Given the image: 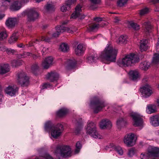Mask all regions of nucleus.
<instances>
[{
	"label": "nucleus",
	"mask_w": 159,
	"mask_h": 159,
	"mask_svg": "<svg viewBox=\"0 0 159 159\" xmlns=\"http://www.w3.org/2000/svg\"><path fill=\"white\" fill-rule=\"evenodd\" d=\"M139 60L137 55L131 53L126 55L122 59L119 60L117 64L120 67H125L138 62Z\"/></svg>",
	"instance_id": "nucleus-1"
},
{
	"label": "nucleus",
	"mask_w": 159,
	"mask_h": 159,
	"mask_svg": "<svg viewBox=\"0 0 159 159\" xmlns=\"http://www.w3.org/2000/svg\"><path fill=\"white\" fill-rule=\"evenodd\" d=\"M45 129L48 131L50 130L51 136L56 139L61 135L63 128V125L60 124H58L56 126H53L51 121H49L45 124Z\"/></svg>",
	"instance_id": "nucleus-2"
},
{
	"label": "nucleus",
	"mask_w": 159,
	"mask_h": 159,
	"mask_svg": "<svg viewBox=\"0 0 159 159\" xmlns=\"http://www.w3.org/2000/svg\"><path fill=\"white\" fill-rule=\"evenodd\" d=\"M117 51L113 49L110 44H108L104 51L102 53L100 57L102 58L111 62L116 60Z\"/></svg>",
	"instance_id": "nucleus-3"
},
{
	"label": "nucleus",
	"mask_w": 159,
	"mask_h": 159,
	"mask_svg": "<svg viewBox=\"0 0 159 159\" xmlns=\"http://www.w3.org/2000/svg\"><path fill=\"white\" fill-rule=\"evenodd\" d=\"M106 106L104 101L98 97H95L91 101L90 104L91 107L93 108L95 113H98Z\"/></svg>",
	"instance_id": "nucleus-4"
},
{
	"label": "nucleus",
	"mask_w": 159,
	"mask_h": 159,
	"mask_svg": "<svg viewBox=\"0 0 159 159\" xmlns=\"http://www.w3.org/2000/svg\"><path fill=\"white\" fill-rule=\"evenodd\" d=\"M54 154L60 159L59 157L66 158L71 156V151L70 147L68 146H64L57 147Z\"/></svg>",
	"instance_id": "nucleus-5"
},
{
	"label": "nucleus",
	"mask_w": 159,
	"mask_h": 159,
	"mask_svg": "<svg viewBox=\"0 0 159 159\" xmlns=\"http://www.w3.org/2000/svg\"><path fill=\"white\" fill-rule=\"evenodd\" d=\"M86 130L87 133L93 138L101 139L102 138L97 132L95 124L93 122H88Z\"/></svg>",
	"instance_id": "nucleus-6"
},
{
	"label": "nucleus",
	"mask_w": 159,
	"mask_h": 159,
	"mask_svg": "<svg viewBox=\"0 0 159 159\" xmlns=\"http://www.w3.org/2000/svg\"><path fill=\"white\" fill-rule=\"evenodd\" d=\"M159 154V149L156 147L149 148L147 152L141 153L140 157L141 159H148L152 157H158Z\"/></svg>",
	"instance_id": "nucleus-7"
},
{
	"label": "nucleus",
	"mask_w": 159,
	"mask_h": 159,
	"mask_svg": "<svg viewBox=\"0 0 159 159\" xmlns=\"http://www.w3.org/2000/svg\"><path fill=\"white\" fill-rule=\"evenodd\" d=\"M17 80L18 83L22 86H26L29 84V77L23 72L18 73Z\"/></svg>",
	"instance_id": "nucleus-8"
},
{
	"label": "nucleus",
	"mask_w": 159,
	"mask_h": 159,
	"mask_svg": "<svg viewBox=\"0 0 159 159\" xmlns=\"http://www.w3.org/2000/svg\"><path fill=\"white\" fill-rule=\"evenodd\" d=\"M130 116L133 120V125L135 126H141L143 125L142 119L140 115L136 113L132 112Z\"/></svg>",
	"instance_id": "nucleus-9"
},
{
	"label": "nucleus",
	"mask_w": 159,
	"mask_h": 159,
	"mask_svg": "<svg viewBox=\"0 0 159 159\" xmlns=\"http://www.w3.org/2000/svg\"><path fill=\"white\" fill-rule=\"evenodd\" d=\"M134 136V134L130 133L125 137L124 139V143L127 146L131 147L135 144L136 141Z\"/></svg>",
	"instance_id": "nucleus-10"
},
{
	"label": "nucleus",
	"mask_w": 159,
	"mask_h": 159,
	"mask_svg": "<svg viewBox=\"0 0 159 159\" xmlns=\"http://www.w3.org/2000/svg\"><path fill=\"white\" fill-rule=\"evenodd\" d=\"M38 16V13L34 9H30L28 11V20L29 21H34Z\"/></svg>",
	"instance_id": "nucleus-11"
},
{
	"label": "nucleus",
	"mask_w": 159,
	"mask_h": 159,
	"mask_svg": "<svg viewBox=\"0 0 159 159\" xmlns=\"http://www.w3.org/2000/svg\"><path fill=\"white\" fill-rule=\"evenodd\" d=\"M18 88L16 85L8 86L5 89L6 93L11 96H14L17 92Z\"/></svg>",
	"instance_id": "nucleus-12"
},
{
	"label": "nucleus",
	"mask_w": 159,
	"mask_h": 159,
	"mask_svg": "<svg viewBox=\"0 0 159 159\" xmlns=\"http://www.w3.org/2000/svg\"><path fill=\"white\" fill-rule=\"evenodd\" d=\"M140 92L145 98L150 96L152 93V91L148 85H145L141 88Z\"/></svg>",
	"instance_id": "nucleus-13"
},
{
	"label": "nucleus",
	"mask_w": 159,
	"mask_h": 159,
	"mask_svg": "<svg viewBox=\"0 0 159 159\" xmlns=\"http://www.w3.org/2000/svg\"><path fill=\"white\" fill-rule=\"evenodd\" d=\"M111 126V122L108 119H103L99 123L100 128L102 129H109Z\"/></svg>",
	"instance_id": "nucleus-14"
},
{
	"label": "nucleus",
	"mask_w": 159,
	"mask_h": 159,
	"mask_svg": "<svg viewBox=\"0 0 159 159\" xmlns=\"http://www.w3.org/2000/svg\"><path fill=\"white\" fill-rule=\"evenodd\" d=\"M53 59L52 57H49L45 58L42 63V66L44 69H48L52 64Z\"/></svg>",
	"instance_id": "nucleus-15"
},
{
	"label": "nucleus",
	"mask_w": 159,
	"mask_h": 159,
	"mask_svg": "<svg viewBox=\"0 0 159 159\" xmlns=\"http://www.w3.org/2000/svg\"><path fill=\"white\" fill-rule=\"evenodd\" d=\"M57 31L59 32H67L69 33L72 34L74 32H76L77 29L74 26H72L70 27H65L64 26V28L59 27L58 28Z\"/></svg>",
	"instance_id": "nucleus-16"
},
{
	"label": "nucleus",
	"mask_w": 159,
	"mask_h": 159,
	"mask_svg": "<svg viewBox=\"0 0 159 159\" xmlns=\"http://www.w3.org/2000/svg\"><path fill=\"white\" fill-rule=\"evenodd\" d=\"M17 22V19L16 18H8L6 20L5 24L9 28L14 27Z\"/></svg>",
	"instance_id": "nucleus-17"
},
{
	"label": "nucleus",
	"mask_w": 159,
	"mask_h": 159,
	"mask_svg": "<svg viewBox=\"0 0 159 159\" xmlns=\"http://www.w3.org/2000/svg\"><path fill=\"white\" fill-rule=\"evenodd\" d=\"M58 74L55 72H51L48 73L46 77L47 79L52 82L57 81L58 79Z\"/></svg>",
	"instance_id": "nucleus-18"
},
{
	"label": "nucleus",
	"mask_w": 159,
	"mask_h": 159,
	"mask_svg": "<svg viewBox=\"0 0 159 159\" xmlns=\"http://www.w3.org/2000/svg\"><path fill=\"white\" fill-rule=\"evenodd\" d=\"M21 7V3L18 1H14L13 0L12 2L10 7V9L12 11H16L19 10Z\"/></svg>",
	"instance_id": "nucleus-19"
},
{
	"label": "nucleus",
	"mask_w": 159,
	"mask_h": 159,
	"mask_svg": "<svg viewBox=\"0 0 159 159\" xmlns=\"http://www.w3.org/2000/svg\"><path fill=\"white\" fill-rule=\"evenodd\" d=\"M130 79L134 81H136L139 77V73L137 70H132L129 72Z\"/></svg>",
	"instance_id": "nucleus-20"
},
{
	"label": "nucleus",
	"mask_w": 159,
	"mask_h": 159,
	"mask_svg": "<svg viewBox=\"0 0 159 159\" xmlns=\"http://www.w3.org/2000/svg\"><path fill=\"white\" fill-rule=\"evenodd\" d=\"M82 7L80 5H78L75 8V11L71 15L70 18L75 19L80 16V12L81 11Z\"/></svg>",
	"instance_id": "nucleus-21"
},
{
	"label": "nucleus",
	"mask_w": 159,
	"mask_h": 159,
	"mask_svg": "<svg viewBox=\"0 0 159 159\" xmlns=\"http://www.w3.org/2000/svg\"><path fill=\"white\" fill-rule=\"evenodd\" d=\"M74 2L72 0H68L65 4L61 7V11L62 12H65L66 10L70 9V6L74 3Z\"/></svg>",
	"instance_id": "nucleus-22"
},
{
	"label": "nucleus",
	"mask_w": 159,
	"mask_h": 159,
	"mask_svg": "<svg viewBox=\"0 0 159 159\" xmlns=\"http://www.w3.org/2000/svg\"><path fill=\"white\" fill-rule=\"evenodd\" d=\"M85 48L82 44H80L75 49V53L76 55L80 56L84 52Z\"/></svg>",
	"instance_id": "nucleus-23"
},
{
	"label": "nucleus",
	"mask_w": 159,
	"mask_h": 159,
	"mask_svg": "<svg viewBox=\"0 0 159 159\" xmlns=\"http://www.w3.org/2000/svg\"><path fill=\"white\" fill-rule=\"evenodd\" d=\"M76 60L73 58L69 59L66 63V67L68 69H71L74 67L76 64Z\"/></svg>",
	"instance_id": "nucleus-24"
},
{
	"label": "nucleus",
	"mask_w": 159,
	"mask_h": 159,
	"mask_svg": "<svg viewBox=\"0 0 159 159\" xmlns=\"http://www.w3.org/2000/svg\"><path fill=\"white\" fill-rule=\"evenodd\" d=\"M10 70L9 66L7 64L0 65V74H3L8 72Z\"/></svg>",
	"instance_id": "nucleus-25"
},
{
	"label": "nucleus",
	"mask_w": 159,
	"mask_h": 159,
	"mask_svg": "<svg viewBox=\"0 0 159 159\" xmlns=\"http://www.w3.org/2000/svg\"><path fill=\"white\" fill-rule=\"evenodd\" d=\"M148 41L146 39H143L140 43V49L141 52L146 50L148 48Z\"/></svg>",
	"instance_id": "nucleus-26"
},
{
	"label": "nucleus",
	"mask_w": 159,
	"mask_h": 159,
	"mask_svg": "<svg viewBox=\"0 0 159 159\" xmlns=\"http://www.w3.org/2000/svg\"><path fill=\"white\" fill-rule=\"evenodd\" d=\"M156 111V106L154 104H150L147 106L146 111L148 114H152Z\"/></svg>",
	"instance_id": "nucleus-27"
},
{
	"label": "nucleus",
	"mask_w": 159,
	"mask_h": 159,
	"mask_svg": "<svg viewBox=\"0 0 159 159\" xmlns=\"http://www.w3.org/2000/svg\"><path fill=\"white\" fill-rule=\"evenodd\" d=\"M150 123L154 126H157L159 125V117L155 116L151 118Z\"/></svg>",
	"instance_id": "nucleus-28"
},
{
	"label": "nucleus",
	"mask_w": 159,
	"mask_h": 159,
	"mask_svg": "<svg viewBox=\"0 0 159 159\" xmlns=\"http://www.w3.org/2000/svg\"><path fill=\"white\" fill-rule=\"evenodd\" d=\"M150 62L144 61L140 63L139 66L140 69L144 70H146L149 69L150 67Z\"/></svg>",
	"instance_id": "nucleus-29"
},
{
	"label": "nucleus",
	"mask_w": 159,
	"mask_h": 159,
	"mask_svg": "<svg viewBox=\"0 0 159 159\" xmlns=\"http://www.w3.org/2000/svg\"><path fill=\"white\" fill-rule=\"evenodd\" d=\"M100 26L98 24L93 23L89 25L88 30L89 31H94L97 30Z\"/></svg>",
	"instance_id": "nucleus-30"
},
{
	"label": "nucleus",
	"mask_w": 159,
	"mask_h": 159,
	"mask_svg": "<svg viewBox=\"0 0 159 159\" xmlns=\"http://www.w3.org/2000/svg\"><path fill=\"white\" fill-rule=\"evenodd\" d=\"M19 34L18 32L14 33L11 37L8 40L10 44H13L16 42L19 36Z\"/></svg>",
	"instance_id": "nucleus-31"
},
{
	"label": "nucleus",
	"mask_w": 159,
	"mask_h": 159,
	"mask_svg": "<svg viewBox=\"0 0 159 159\" xmlns=\"http://www.w3.org/2000/svg\"><path fill=\"white\" fill-rule=\"evenodd\" d=\"M143 26L144 28V31L146 32H150L151 31L152 26L149 22H145L143 24Z\"/></svg>",
	"instance_id": "nucleus-32"
},
{
	"label": "nucleus",
	"mask_w": 159,
	"mask_h": 159,
	"mask_svg": "<svg viewBox=\"0 0 159 159\" xmlns=\"http://www.w3.org/2000/svg\"><path fill=\"white\" fill-rule=\"evenodd\" d=\"M127 37L126 35H121L116 41L119 44H125L127 42Z\"/></svg>",
	"instance_id": "nucleus-33"
},
{
	"label": "nucleus",
	"mask_w": 159,
	"mask_h": 159,
	"mask_svg": "<svg viewBox=\"0 0 159 159\" xmlns=\"http://www.w3.org/2000/svg\"><path fill=\"white\" fill-rule=\"evenodd\" d=\"M46 11L49 13H51L55 10L54 7L52 4L48 3L45 7Z\"/></svg>",
	"instance_id": "nucleus-34"
},
{
	"label": "nucleus",
	"mask_w": 159,
	"mask_h": 159,
	"mask_svg": "<svg viewBox=\"0 0 159 159\" xmlns=\"http://www.w3.org/2000/svg\"><path fill=\"white\" fill-rule=\"evenodd\" d=\"M68 112L67 110L65 108L60 109L57 112V115L59 117H62L65 115Z\"/></svg>",
	"instance_id": "nucleus-35"
},
{
	"label": "nucleus",
	"mask_w": 159,
	"mask_h": 159,
	"mask_svg": "<svg viewBox=\"0 0 159 159\" xmlns=\"http://www.w3.org/2000/svg\"><path fill=\"white\" fill-rule=\"evenodd\" d=\"M13 0H2L1 7L2 8L3 7H5V8H6L9 6H10Z\"/></svg>",
	"instance_id": "nucleus-36"
},
{
	"label": "nucleus",
	"mask_w": 159,
	"mask_h": 159,
	"mask_svg": "<svg viewBox=\"0 0 159 159\" xmlns=\"http://www.w3.org/2000/svg\"><path fill=\"white\" fill-rule=\"evenodd\" d=\"M96 57V54H92L88 57L87 61L89 63L94 62L95 60L97 59Z\"/></svg>",
	"instance_id": "nucleus-37"
},
{
	"label": "nucleus",
	"mask_w": 159,
	"mask_h": 159,
	"mask_svg": "<svg viewBox=\"0 0 159 159\" xmlns=\"http://www.w3.org/2000/svg\"><path fill=\"white\" fill-rule=\"evenodd\" d=\"M126 121L122 118H119L117 121L116 124L119 126L125 125Z\"/></svg>",
	"instance_id": "nucleus-38"
},
{
	"label": "nucleus",
	"mask_w": 159,
	"mask_h": 159,
	"mask_svg": "<svg viewBox=\"0 0 159 159\" xmlns=\"http://www.w3.org/2000/svg\"><path fill=\"white\" fill-rule=\"evenodd\" d=\"M60 49L63 52H66L69 50V48L67 44L63 43L60 46Z\"/></svg>",
	"instance_id": "nucleus-39"
},
{
	"label": "nucleus",
	"mask_w": 159,
	"mask_h": 159,
	"mask_svg": "<svg viewBox=\"0 0 159 159\" xmlns=\"http://www.w3.org/2000/svg\"><path fill=\"white\" fill-rule=\"evenodd\" d=\"M7 37V34L5 30H4L0 32V41L6 39Z\"/></svg>",
	"instance_id": "nucleus-40"
},
{
	"label": "nucleus",
	"mask_w": 159,
	"mask_h": 159,
	"mask_svg": "<svg viewBox=\"0 0 159 159\" xmlns=\"http://www.w3.org/2000/svg\"><path fill=\"white\" fill-rule=\"evenodd\" d=\"M115 151L118 153L120 155H122L123 153V150L121 148L120 146H113V148Z\"/></svg>",
	"instance_id": "nucleus-41"
},
{
	"label": "nucleus",
	"mask_w": 159,
	"mask_h": 159,
	"mask_svg": "<svg viewBox=\"0 0 159 159\" xmlns=\"http://www.w3.org/2000/svg\"><path fill=\"white\" fill-rule=\"evenodd\" d=\"M22 61L20 60H14L11 62L12 65L13 66L16 67V66L21 65Z\"/></svg>",
	"instance_id": "nucleus-42"
},
{
	"label": "nucleus",
	"mask_w": 159,
	"mask_h": 159,
	"mask_svg": "<svg viewBox=\"0 0 159 159\" xmlns=\"http://www.w3.org/2000/svg\"><path fill=\"white\" fill-rule=\"evenodd\" d=\"M32 55V54L29 52H24L22 54L18 55V57L19 58H22L27 57L28 56H30Z\"/></svg>",
	"instance_id": "nucleus-43"
},
{
	"label": "nucleus",
	"mask_w": 159,
	"mask_h": 159,
	"mask_svg": "<svg viewBox=\"0 0 159 159\" xmlns=\"http://www.w3.org/2000/svg\"><path fill=\"white\" fill-rule=\"evenodd\" d=\"M61 27V28H64V26L63 25L61 26H57L56 27V33H54L52 34V36L54 37H57L61 33H62L63 32H59L57 31V29H58V28H59V27Z\"/></svg>",
	"instance_id": "nucleus-44"
},
{
	"label": "nucleus",
	"mask_w": 159,
	"mask_h": 159,
	"mask_svg": "<svg viewBox=\"0 0 159 159\" xmlns=\"http://www.w3.org/2000/svg\"><path fill=\"white\" fill-rule=\"evenodd\" d=\"M152 61L155 63L159 62V54L156 53L154 54Z\"/></svg>",
	"instance_id": "nucleus-45"
},
{
	"label": "nucleus",
	"mask_w": 159,
	"mask_h": 159,
	"mask_svg": "<svg viewBox=\"0 0 159 159\" xmlns=\"http://www.w3.org/2000/svg\"><path fill=\"white\" fill-rule=\"evenodd\" d=\"M39 68L38 64L35 63L32 65L31 67V70L33 73H34L35 71L39 69Z\"/></svg>",
	"instance_id": "nucleus-46"
},
{
	"label": "nucleus",
	"mask_w": 159,
	"mask_h": 159,
	"mask_svg": "<svg viewBox=\"0 0 159 159\" xmlns=\"http://www.w3.org/2000/svg\"><path fill=\"white\" fill-rule=\"evenodd\" d=\"M81 147L82 145L81 143L80 142H78L76 143V149L75 151V152L76 153H78L79 152Z\"/></svg>",
	"instance_id": "nucleus-47"
},
{
	"label": "nucleus",
	"mask_w": 159,
	"mask_h": 159,
	"mask_svg": "<svg viewBox=\"0 0 159 159\" xmlns=\"http://www.w3.org/2000/svg\"><path fill=\"white\" fill-rule=\"evenodd\" d=\"M129 23L131 27L135 30H137L139 29V26L136 23H135L133 22H130Z\"/></svg>",
	"instance_id": "nucleus-48"
},
{
	"label": "nucleus",
	"mask_w": 159,
	"mask_h": 159,
	"mask_svg": "<svg viewBox=\"0 0 159 159\" xmlns=\"http://www.w3.org/2000/svg\"><path fill=\"white\" fill-rule=\"evenodd\" d=\"M128 0H119L117 4L120 7H122L126 3Z\"/></svg>",
	"instance_id": "nucleus-49"
},
{
	"label": "nucleus",
	"mask_w": 159,
	"mask_h": 159,
	"mask_svg": "<svg viewBox=\"0 0 159 159\" xmlns=\"http://www.w3.org/2000/svg\"><path fill=\"white\" fill-rule=\"evenodd\" d=\"M149 11V10L147 8H144L140 11V14L141 16H143L147 13Z\"/></svg>",
	"instance_id": "nucleus-50"
},
{
	"label": "nucleus",
	"mask_w": 159,
	"mask_h": 159,
	"mask_svg": "<svg viewBox=\"0 0 159 159\" xmlns=\"http://www.w3.org/2000/svg\"><path fill=\"white\" fill-rule=\"evenodd\" d=\"M135 150L132 148L129 150L128 155L129 157H131L133 156L135 153Z\"/></svg>",
	"instance_id": "nucleus-51"
},
{
	"label": "nucleus",
	"mask_w": 159,
	"mask_h": 159,
	"mask_svg": "<svg viewBox=\"0 0 159 159\" xmlns=\"http://www.w3.org/2000/svg\"><path fill=\"white\" fill-rule=\"evenodd\" d=\"M6 52L8 54H13L16 52V51L14 49L7 48L6 50Z\"/></svg>",
	"instance_id": "nucleus-52"
},
{
	"label": "nucleus",
	"mask_w": 159,
	"mask_h": 159,
	"mask_svg": "<svg viewBox=\"0 0 159 159\" xmlns=\"http://www.w3.org/2000/svg\"><path fill=\"white\" fill-rule=\"evenodd\" d=\"M82 126V124H80L79 126L76 128L75 130V133L76 134H78L80 132L81 130V129Z\"/></svg>",
	"instance_id": "nucleus-53"
},
{
	"label": "nucleus",
	"mask_w": 159,
	"mask_h": 159,
	"mask_svg": "<svg viewBox=\"0 0 159 159\" xmlns=\"http://www.w3.org/2000/svg\"><path fill=\"white\" fill-rule=\"evenodd\" d=\"M51 87V85L49 84L45 83L44 84L42 87V89H44Z\"/></svg>",
	"instance_id": "nucleus-54"
},
{
	"label": "nucleus",
	"mask_w": 159,
	"mask_h": 159,
	"mask_svg": "<svg viewBox=\"0 0 159 159\" xmlns=\"http://www.w3.org/2000/svg\"><path fill=\"white\" fill-rule=\"evenodd\" d=\"M90 1L91 3L94 4H98L101 1L100 0H90Z\"/></svg>",
	"instance_id": "nucleus-55"
},
{
	"label": "nucleus",
	"mask_w": 159,
	"mask_h": 159,
	"mask_svg": "<svg viewBox=\"0 0 159 159\" xmlns=\"http://www.w3.org/2000/svg\"><path fill=\"white\" fill-rule=\"evenodd\" d=\"M40 40L44 41L46 42H49L50 41V39L49 38H45L44 37H42L40 39Z\"/></svg>",
	"instance_id": "nucleus-56"
},
{
	"label": "nucleus",
	"mask_w": 159,
	"mask_h": 159,
	"mask_svg": "<svg viewBox=\"0 0 159 159\" xmlns=\"http://www.w3.org/2000/svg\"><path fill=\"white\" fill-rule=\"evenodd\" d=\"M156 51L159 52V37L158 38L156 46Z\"/></svg>",
	"instance_id": "nucleus-57"
},
{
	"label": "nucleus",
	"mask_w": 159,
	"mask_h": 159,
	"mask_svg": "<svg viewBox=\"0 0 159 159\" xmlns=\"http://www.w3.org/2000/svg\"><path fill=\"white\" fill-rule=\"evenodd\" d=\"M7 48H6L4 46L2 45L0 46V50L3 51H6V50Z\"/></svg>",
	"instance_id": "nucleus-58"
},
{
	"label": "nucleus",
	"mask_w": 159,
	"mask_h": 159,
	"mask_svg": "<svg viewBox=\"0 0 159 159\" xmlns=\"http://www.w3.org/2000/svg\"><path fill=\"white\" fill-rule=\"evenodd\" d=\"M17 46L18 47L21 48H23L25 47V45H24L22 43H20L17 44Z\"/></svg>",
	"instance_id": "nucleus-59"
},
{
	"label": "nucleus",
	"mask_w": 159,
	"mask_h": 159,
	"mask_svg": "<svg viewBox=\"0 0 159 159\" xmlns=\"http://www.w3.org/2000/svg\"><path fill=\"white\" fill-rule=\"evenodd\" d=\"M48 50V48H43V49H42V53L43 54L45 52H47Z\"/></svg>",
	"instance_id": "nucleus-60"
},
{
	"label": "nucleus",
	"mask_w": 159,
	"mask_h": 159,
	"mask_svg": "<svg viewBox=\"0 0 159 159\" xmlns=\"http://www.w3.org/2000/svg\"><path fill=\"white\" fill-rule=\"evenodd\" d=\"M94 20L98 22L102 20V18L99 17H96L94 19Z\"/></svg>",
	"instance_id": "nucleus-61"
},
{
	"label": "nucleus",
	"mask_w": 159,
	"mask_h": 159,
	"mask_svg": "<svg viewBox=\"0 0 159 159\" xmlns=\"http://www.w3.org/2000/svg\"><path fill=\"white\" fill-rule=\"evenodd\" d=\"M119 20L120 19L118 17H116L115 18L114 22L116 23H118Z\"/></svg>",
	"instance_id": "nucleus-62"
},
{
	"label": "nucleus",
	"mask_w": 159,
	"mask_h": 159,
	"mask_svg": "<svg viewBox=\"0 0 159 159\" xmlns=\"http://www.w3.org/2000/svg\"><path fill=\"white\" fill-rule=\"evenodd\" d=\"M5 16V15L4 14H0V20H2Z\"/></svg>",
	"instance_id": "nucleus-63"
},
{
	"label": "nucleus",
	"mask_w": 159,
	"mask_h": 159,
	"mask_svg": "<svg viewBox=\"0 0 159 159\" xmlns=\"http://www.w3.org/2000/svg\"><path fill=\"white\" fill-rule=\"evenodd\" d=\"M151 1L153 2L154 3H155L157 2H159V0H152Z\"/></svg>",
	"instance_id": "nucleus-64"
}]
</instances>
